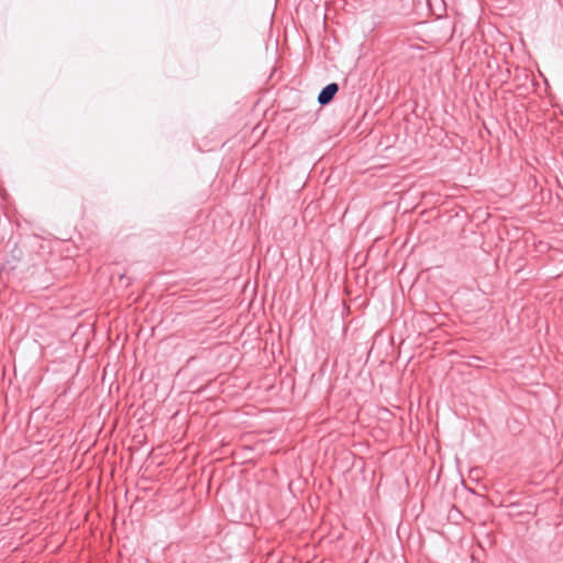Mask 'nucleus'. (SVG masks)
Masks as SVG:
<instances>
[{
	"instance_id": "obj_1",
	"label": "nucleus",
	"mask_w": 563,
	"mask_h": 563,
	"mask_svg": "<svg viewBox=\"0 0 563 563\" xmlns=\"http://www.w3.org/2000/svg\"><path fill=\"white\" fill-rule=\"evenodd\" d=\"M338 90H339V86L334 82L325 86L318 96L319 103H321V104L329 103L333 99V97L335 96Z\"/></svg>"
}]
</instances>
